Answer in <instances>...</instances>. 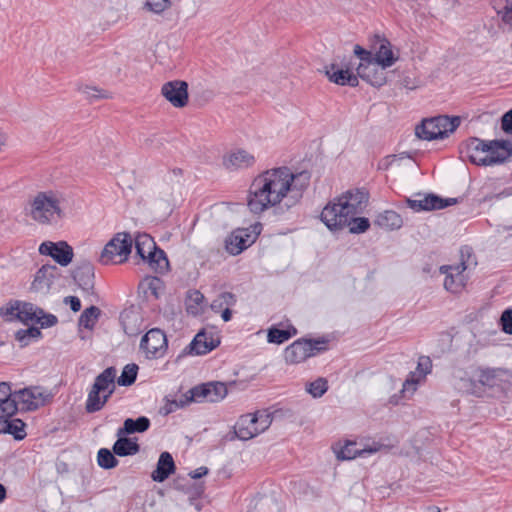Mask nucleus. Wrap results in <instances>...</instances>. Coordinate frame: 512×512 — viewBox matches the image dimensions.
I'll return each instance as SVG.
<instances>
[{"label":"nucleus","instance_id":"nucleus-1","mask_svg":"<svg viewBox=\"0 0 512 512\" xmlns=\"http://www.w3.org/2000/svg\"><path fill=\"white\" fill-rule=\"evenodd\" d=\"M288 167H278L259 174L252 182L247 205L254 214L279 204L284 198L289 202Z\"/></svg>","mask_w":512,"mask_h":512},{"label":"nucleus","instance_id":"nucleus-2","mask_svg":"<svg viewBox=\"0 0 512 512\" xmlns=\"http://www.w3.org/2000/svg\"><path fill=\"white\" fill-rule=\"evenodd\" d=\"M460 123V116L438 115L426 118L415 127V135L426 141L444 139L453 133Z\"/></svg>","mask_w":512,"mask_h":512},{"label":"nucleus","instance_id":"nucleus-3","mask_svg":"<svg viewBox=\"0 0 512 512\" xmlns=\"http://www.w3.org/2000/svg\"><path fill=\"white\" fill-rule=\"evenodd\" d=\"M136 256L147 263L155 272L163 273L168 269L169 261L166 253L159 248L154 239L146 234L139 233L133 240Z\"/></svg>","mask_w":512,"mask_h":512},{"label":"nucleus","instance_id":"nucleus-4","mask_svg":"<svg viewBox=\"0 0 512 512\" xmlns=\"http://www.w3.org/2000/svg\"><path fill=\"white\" fill-rule=\"evenodd\" d=\"M369 200V193L365 189L348 190L340 196L328 202L326 206L335 208L336 217H342L345 223L349 214L359 215L363 213Z\"/></svg>","mask_w":512,"mask_h":512},{"label":"nucleus","instance_id":"nucleus-5","mask_svg":"<svg viewBox=\"0 0 512 512\" xmlns=\"http://www.w3.org/2000/svg\"><path fill=\"white\" fill-rule=\"evenodd\" d=\"M329 340L325 337L317 339L299 338L286 347L284 358L288 364H298L310 357L328 350Z\"/></svg>","mask_w":512,"mask_h":512},{"label":"nucleus","instance_id":"nucleus-6","mask_svg":"<svg viewBox=\"0 0 512 512\" xmlns=\"http://www.w3.org/2000/svg\"><path fill=\"white\" fill-rule=\"evenodd\" d=\"M132 247L133 238L130 233H116L104 246L99 261L103 265L122 264L128 260Z\"/></svg>","mask_w":512,"mask_h":512},{"label":"nucleus","instance_id":"nucleus-7","mask_svg":"<svg viewBox=\"0 0 512 512\" xmlns=\"http://www.w3.org/2000/svg\"><path fill=\"white\" fill-rule=\"evenodd\" d=\"M320 220L326 225L330 231H339L346 227L352 234H361L370 228V221L366 217H358L349 214L345 223L342 217H336L335 208L333 206H325L320 214Z\"/></svg>","mask_w":512,"mask_h":512},{"label":"nucleus","instance_id":"nucleus-8","mask_svg":"<svg viewBox=\"0 0 512 512\" xmlns=\"http://www.w3.org/2000/svg\"><path fill=\"white\" fill-rule=\"evenodd\" d=\"M227 393L228 389L226 384L215 381L196 385L184 393L183 397L187 405L193 402L203 403L205 401L216 403L224 399Z\"/></svg>","mask_w":512,"mask_h":512},{"label":"nucleus","instance_id":"nucleus-9","mask_svg":"<svg viewBox=\"0 0 512 512\" xmlns=\"http://www.w3.org/2000/svg\"><path fill=\"white\" fill-rule=\"evenodd\" d=\"M55 214L61 217L62 210L60 209L59 201L51 192L49 194L39 192L32 202L31 217L39 223L46 224L51 221Z\"/></svg>","mask_w":512,"mask_h":512},{"label":"nucleus","instance_id":"nucleus-10","mask_svg":"<svg viewBox=\"0 0 512 512\" xmlns=\"http://www.w3.org/2000/svg\"><path fill=\"white\" fill-rule=\"evenodd\" d=\"M168 348L166 334L159 328L150 329L140 341V349L147 358L157 359L164 355Z\"/></svg>","mask_w":512,"mask_h":512},{"label":"nucleus","instance_id":"nucleus-11","mask_svg":"<svg viewBox=\"0 0 512 512\" xmlns=\"http://www.w3.org/2000/svg\"><path fill=\"white\" fill-rule=\"evenodd\" d=\"M489 147L486 150L487 155L480 160L482 166H493L503 164L512 156V141L505 139H495L487 142Z\"/></svg>","mask_w":512,"mask_h":512},{"label":"nucleus","instance_id":"nucleus-12","mask_svg":"<svg viewBox=\"0 0 512 512\" xmlns=\"http://www.w3.org/2000/svg\"><path fill=\"white\" fill-rule=\"evenodd\" d=\"M39 253L51 257L57 264L63 267L68 266L74 256L73 248L66 241L42 242L39 246Z\"/></svg>","mask_w":512,"mask_h":512},{"label":"nucleus","instance_id":"nucleus-13","mask_svg":"<svg viewBox=\"0 0 512 512\" xmlns=\"http://www.w3.org/2000/svg\"><path fill=\"white\" fill-rule=\"evenodd\" d=\"M353 67L352 61L342 62L341 67L336 63H331L329 66H325V75L330 82L337 85L357 87L359 80L357 75L352 72Z\"/></svg>","mask_w":512,"mask_h":512},{"label":"nucleus","instance_id":"nucleus-14","mask_svg":"<svg viewBox=\"0 0 512 512\" xmlns=\"http://www.w3.org/2000/svg\"><path fill=\"white\" fill-rule=\"evenodd\" d=\"M163 97L175 108H183L188 104V83L183 80H172L163 84Z\"/></svg>","mask_w":512,"mask_h":512},{"label":"nucleus","instance_id":"nucleus-15","mask_svg":"<svg viewBox=\"0 0 512 512\" xmlns=\"http://www.w3.org/2000/svg\"><path fill=\"white\" fill-rule=\"evenodd\" d=\"M487 142L477 137H470L463 141L459 145L460 158L463 161L468 160L474 165L482 166L480 160H482L483 156L481 154L486 153V150L489 148Z\"/></svg>","mask_w":512,"mask_h":512},{"label":"nucleus","instance_id":"nucleus-16","mask_svg":"<svg viewBox=\"0 0 512 512\" xmlns=\"http://www.w3.org/2000/svg\"><path fill=\"white\" fill-rule=\"evenodd\" d=\"M75 283L86 293L93 294L95 286L94 266L89 260H81L72 271Z\"/></svg>","mask_w":512,"mask_h":512},{"label":"nucleus","instance_id":"nucleus-17","mask_svg":"<svg viewBox=\"0 0 512 512\" xmlns=\"http://www.w3.org/2000/svg\"><path fill=\"white\" fill-rule=\"evenodd\" d=\"M311 174L307 170H303L299 173L293 174L288 168V177L290 188H289V202H286L287 207L295 205L303 196V192L308 188L310 184Z\"/></svg>","mask_w":512,"mask_h":512},{"label":"nucleus","instance_id":"nucleus-18","mask_svg":"<svg viewBox=\"0 0 512 512\" xmlns=\"http://www.w3.org/2000/svg\"><path fill=\"white\" fill-rule=\"evenodd\" d=\"M385 69L386 67H382L375 61L370 64H358L356 75L373 87H381L387 82Z\"/></svg>","mask_w":512,"mask_h":512},{"label":"nucleus","instance_id":"nucleus-19","mask_svg":"<svg viewBox=\"0 0 512 512\" xmlns=\"http://www.w3.org/2000/svg\"><path fill=\"white\" fill-rule=\"evenodd\" d=\"M15 393L21 411H34L45 404V397L40 387H26Z\"/></svg>","mask_w":512,"mask_h":512},{"label":"nucleus","instance_id":"nucleus-20","mask_svg":"<svg viewBox=\"0 0 512 512\" xmlns=\"http://www.w3.org/2000/svg\"><path fill=\"white\" fill-rule=\"evenodd\" d=\"M256 236H252L248 229H236L225 240L227 252L233 256L239 255L255 242Z\"/></svg>","mask_w":512,"mask_h":512},{"label":"nucleus","instance_id":"nucleus-21","mask_svg":"<svg viewBox=\"0 0 512 512\" xmlns=\"http://www.w3.org/2000/svg\"><path fill=\"white\" fill-rule=\"evenodd\" d=\"M219 339H214L212 335H208L204 330L198 332L188 346L185 347L183 355H205L218 347Z\"/></svg>","mask_w":512,"mask_h":512},{"label":"nucleus","instance_id":"nucleus-22","mask_svg":"<svg viewBox=\"0 0 512 512\" xmlns=\"http://www.w3.org/2000/svg\"><path fill=\"white\" fill-rule=\"evenodd\" d=\"M356 441L346 440L345 444L340 447L339 450H335L336 457L338 460H352L356 457H365L378 452L382 445L373 443V445H367L363 448H358Z\"/></svg>","mask_w":512,"mask_h":512},{"label":"nucleus","instance_id":"nucleus-23","mask_svg":"<svg viewBox=\"0 0 512 512\" xmlns=\"http://www.w3.org/2000/svg\"><path fill=\"white\" fill-rule=\"evenodd\" d=\"M257 418L251 417V414L242 415L234 426L232 433L226 436V439L232 441L237 439L249 440L258 435L256 430Z\"/></svg>","mask_w":512,"mask_h":512},{"label":"nucleus","instance_id":"nucleus-24","mask_svg":"<svg viewBox=\"0 0 512 512\" xmlns=\"http://www.w3.org/2000/svg\"><path fill=\"white\" fill-rule=\"evenodd\" d=\"M255 157L245 149H236L223 157V165L228 170H239L252 167Z\"/></svg>","mask_w":512,"mask_h":512},{"label":"nucleus","instance_id":"nucleus-25","mask_svg":"<svg viewBox=\"0 0 512 512\" xmlns=\"http://www.w3.org/2000/svg\"><path fill=\"white\" fill-rule=\"evenodd\" d=\"M375 39L379 46L375 48L374 61L382 67H391L397 61L398 57L394 55L390 41L380 35H375Z\"/></svg>","mask_w":512,"mask_h":512},{"label":"nucleus","instance_id":"nucleus-26","mask_svg":"<svg viewBox=\"0 0 512 512\" xmlns=\"http://www.w3.org/2000/svg\"><path fill=\"white\" fill-rule=\"evenodd\" d=\"M176 466L172 455L169 452H162L159 456L155 470L151 473V478L155 482L162 483L175 472Z\"/></svg>","mask_w":512,"mask_h":512},{"label":"nucleus","instance_id":"nucleus-27","mask_svg":"<svg viewBox=\"0 0 512 512\" xmlns=\"http://www.w3.org/2000/svg\"><path fill=\"white\" fill-rule=\"evenodd\" d=\"M117 440L113 444V453L119 457L133 456L140 451L137 438H130L127 435L116 433Z\"/></svg>","mask_w":512,"mask_h":512},{"label":"nucleus","instance_id":"nucleus-28","mask_svg":"<svg viewBox=\"0 0 512 512\" xmlns=\"http://www.w3.org/2000/svg\"><path fill=\"white\" fill-rule=\"evenodd\" d=\"M472 247L465 245L460 248V262L456 265H443L440 267L441 273L455 271L458 274L463 273L471 265H476Z\"/></svg>","mask_w":512,"mask_h":512},{"label":"nucleus","instance_id":"nucleus-29","mask_svg":"<svg viewBox=\"0 0 512 512\" xmlns=\"http://www.w3.org/2000/svg\"><path fill=\"white\" fill-rule=\"evenodd\" d=\"M291 417L292 411L290 409H276L272 413H268L266 411H257L254 414H251V417L257 418V423L255 425L257 433L260 434L264 432L272 423L273 418L275 417Z\"/></svg>","mask_w":512,"mask_h":512},{"label":"nucleus","instance_id":"nucleus-30","mask_svg":"<svg viewBox=\"0 0 512 512\" xmlns=\"http://www.w3.org/2000/svg\"><path fill=\"white\" fill-rule=\"evenodd\" d=\"M374 224L385 230H396L402 227L403 220L397 212L385 210L376 216Z\"/></svg>","mask_w":512,"mask_h":512},{"label":"nucleus","instance_id":"nucleus-31","mask_svg":"<svg viewBox=\"0 0 512 512\" xmlns=\"http://www.w3.org/2000/svg\"><path fill=\"white\" fill-rule=\"evenodd\" d=\"M25 426L26 424L19 418L1 419L0 433L12 435L15 440L20 441L26 437Z\"/></svg>","mask_w":512,"mask_h":512},{"label":"nucleus","instance_id":"nucleus-32","mask_svg":"<svg viewBox=\"0 0 512 512\" xmlns=\"http://www.w3.org/2000/svg\"><path fill=\"white\" fill-rule=\"evenodd\" d=\"M150 425V419L146 416H139L137 419L127 418L124 420L123 426L117 431L121 435L128 436L134 433H143L149 429Z\"/></svg>","mask_w":512,"mask_h":512},{"label":"nucleus","instance_id":"nucleus-33","mask_svg":"<svg viewBox=\"0 0 512 512\" xmlns=\"http://www.w3.org/2000/svg\"><path fill=\"white\" fill-rule=\"evenodd\" d=\"M115 379L116 369L108 367L95 378L92 388L100 392H106V390L114 385Z\"/></svg>","mask_w":512,"mask_h":512},{"label":"nucleus","instance_id":"nucleus-34","mask_svg":"<svg viewBox=\"0 0 512 512\" xmlns=\"http://www.w3.org/2000/svg\"><path fill=\"white\" fill-rule=\"evenodd\" d=\"M297 334V329L293 325H289L285 329L271 327L268 329L267 340L269 343L282 344Z\"/></svg>","mask_w":512,"mask_h":512},{"label":"nucleus","instance_id":"nucleus-35","mask_svg":"<svg viewBox=\"0 0 512 512\" xmlns=\"http://www.w3.org/2000/svg\"><path fill=\"white\" fill-rule=\"evenodd\" d=\"M50 264H45L38 269L35 274L31 289L38 292L42 290H49L53 284V280L48 275L47 271L51 270Z\"/></svg>","mask_w":512,"mask_h":512},{"label":"nucleus","instance_id":"nucleus-36","mask_svg":"<svg viewBox=\"0 0 512 512\" xmlns=\"http://www.w3.org/2000/svg\"><path fill=\"white\" fill-rule=\"evenodd\" d=\"M439 201L438 195L430 193L427 194L423 199L421 200H413V199H406L408 207L413 209L416 212L420 211H432L436 210L437 206L436 203Z\"/></svg>","mask_w":512,"mask_h":512},{"label":"nucleus","instance_id":"nucleus-37","mask_svg":"<svg viewBox=\"0 0 512 512\" xmlns=\"http://www.w3.org/2000/svg\"><path fill=\"white\" fill-rule=\"evenodd\" d=\"M507 370L502 368H486L481 369L479 373V382L488 387H494L501 380V376L505 375Z\"/></svg>","mask_w":512,"mask_h":512},{"label":"nucleus","instance_id":"nucleus-38","mask_svg":"<svg viewBox=\"0 0 512 512\" xmlns=\"http://www.w3.org/2000/svg\"><path fill=\"white\" fill-rule=\"evenodd\" d=\"M444 279V288L454 294L460 293L465 287V279L462 273L448 271Z\"/></svg>","mask_w":512,"mask_h":512},{"label":"nucleus","instance_id":"nucleus-39","mask_svg":"<svg viewBox=\"0 0 512 512\" xmlns=\"http://www.w3.org/2000/svg\"><path fill=\"white\" fill-rule=\"evenodd\" d=\"M492 5L501 20L512 30V0H492Z\"/></svg>","mask_w":512,"mask_h":512},{"label":"nucleus","instance_id":"nucleus-40","mask_svg":"<svg viewBox=\"0 0 512 512\" xmlns=\"http://www.w3.org/2000/svg\"><path fill=\"white\" fill-rule=\"evenodd\" d=\"M101 315V310L99 307L91 305L86 308L79 317V326H83L86 329H93L99 316Z\"/></svg>","mask_w":512,"mask_h":512},{"label":"nucleus","instance_id":"nucleus-41","mask_svg":"<svg viewBox=\"0 0 512 512\" xmlns=\"http://www.w3.org/2000/svg\"><path fill=\"white\" fill-rule=\"evenodd\" d=\"M139 367L135 363L124 366L121 375L116 379L117 384L122 387H129L135 383L137 379Z\"/></svg>","mask_w":512,"mask_h":512},{"label":"nucleus","instance_id":"nucleus-42","mask_svg":"<svg viewBox=\"0 0 512 512\" xmlns=\"http://www.w3.org/2000/svg\"><path fill=\"white\" fill-rule=\"evenodd\" d=\"M42 338V332L38 327L31 326L27 329H20L15 333V339L19 342L20 347H26L30 344L31 340H38Z\"/></svg>","mask_w":512,"mask_h":512},{"label":"nucleus","instance_id":"nucleus-43","mask_svg":"<svg viewBox=\"0 0 512 512\" xmlns=\"http://www.w3.org/2000/svg\"><path fill=\"white\" fill-rule=\"evenodd\" d=\"M116 454L113 453V449L101 448L97 453V463L105 470H110L118 466L119 461L116 458Z\"/></svg>","mask_w":512,"mask_h":512},{"label":"nucleus","instance_id":"nucleus-44","mask_svg":"<svg viewBox=\"0 0 512 512\" xmlns=\"http://www.w3.org/2000/svg\"><path fill=\"white\" fill-rule=\"evenodd\" d=\"M19 410V402L14 392V396L0 401V420L12 418Z\"/></svg>","mask_w":512,"mask_h":512},{"label":"nucleus","instance_id":"nucleus-45","mask_svg":"<svg viewBox=\"0 0 512 512\" xmlns=\"http://www.w3.org/2000/svg\"><path fill=\"white\" fill-rule=\"evenodd\" d=\"M163 287V281L157 276H148L139 284V288L143 289L144 293L149 291L156 299L159 298V292Z\"/></svg>","mask_w":512,"mask_h":512},{"label":"nucleus","instance_id":"nucleus-46","mask_svg":"<svg viewBox=\"0 0 512 512\" xmlns=\"http://www.w3.org/2000/svg\"><path fill=\"white\" fill-rule=\"evenodd\" d=\"M36 306L30 302H21L18 312L15 314L17 320L24 324L29 321L35 322L37 319Z\"/></svg>","mask_w":512,"mask_h":512},{"label":"nucleus","instance_id":"nucleus-47","mask_svg":"<svg viewBox=\"0 0 512 512\" xmlns=\"http://www.w3.org/2000/svg\"><path fill=\"white\" fill-rule=\"evenodd\" d=\"M100 391L93 388L88 393L85 409L87 413H95L100 411L106 404V400L100 396Z\"/></svg>","mask_w":512,"mask_h":512},{"label":"nucleus","instance_id":"nucleus-48","mask_svg":"<svg viewBox=\"0 0 512 512\" xmlns=\"http://www.w3.org/2000/svg\"><path fill=\"white\" fill-rule=\"evenodd\" d=\"M79 91L83 93L90 102L98 99H108L111 97L108 91L94 86H81L79 87Z\"/></svg>","mask_w":512,"mask_h":512},{"label":"nucleus","instance_id":"nucleus-49","mask_svg":"<svg viewBox=\"0 0 512 512\" xmlns=\"http://www.w3.org/2000/svg\"><path fill=\"white\" fill-rule=\"evenodd\" d=\"M307 392L310 393L314 398H319L323 396L328 390V381L319 377L313 382H310L306 388Z\"/></svg>","mask_w":512,"mask_h":512},{"label":"nucleus","instance_id":"nucleus-50","mask_svg":"<svg viewBox=\"0 0 512 512\" xmlns=\"http://www.w3.org/2000/svg\"><path fill=\"white\" fill-rule=\"evenodd\" d=\"M172 6L171 0H146L143 8L155 14H162Z\"/></svg>","mask_w":512,"mask_h":512},{"label":"nucleus","instance_id":"nucleus-51","mask_svg":"<svg viewBox=\"0 0 512 512\" xmlns=\"http://www.w3.org/2000/svg\"><path fill=\"white\" fill-rule=\"evenodd\" d=\"M187 300L190 302L187 305V312L196 314L198 312V306L204 300V295L199 290H189L187 292Z\"/></svg>","mask_w":512,"mask_h":512},{"label":"nucleus","instance_id":"nucleus-52","mask_svg":"<svg viewBox=\"0 0 512 512\" xmlns=\"http://www.w3.org/2000/svg\"><path fill=\"white\" fill-rule=\"evenodd\" d=\"M185 406H187V403L185 402V398L183 397V394L181 395V397L179 399L170 400V399H168V397H166V404L162 408V412L164 415H168V414L176 411L177 409L184 408Z\"/></svg>","mask_w":512,"mask_h":512},{"label":"nucleus","instance_id":"nucleus-53","mask_svg":"<svg viewBox=\"0 0 512 512\" xmlns=\"http://www.w3.org/2000/svg\"><path fill=\"white\" fill-rule=\"evenodd\" d=\"M499 325L503 332L512 335V308L505 309L502 312Z\"/></svg>","mask_w":512,"mask_h":512},{"label":"nucleus","instance_id":"nucleus-54","mask_svg":"<svg viewBox=\"0 0 512 512\" xmlns=\"http://www.w3.org/2000/svg\"><path fill=\"white\" fill-rule=\"evenodd\" d=\"M354 54L360 59L359 64H370L374 62V54L360 45L354 46Z\"/></svg>","mask_w":512,"mask_h":512},{"label":"nucleus","instance_id":"nucleus-55","mask_svg":"<svg viewBox=\"0 0 512 512\" xmlns=\"http://www.w3.org/2000/svg\"><path fill=\"white\" fill-rule=\"evenodd\" d=\"M432 362L428 356H421L417 364V372L419 377H425L431 372Z\"/></svg>","mask_w":512,"mask_h":512},{"label":"nucleus","instance_id":"nucleus-56","mask_svg":"<svg viewBox=\"0 0 512 512\" xmlns=\"http://www.w3.org/2000/svg\"><path fill=\"white\" fill-rule=\"evenodd\" d=\"M20 305V301L10 302L8 305L0 308V315L3 317L9 316V320H14L16 319L15 314L18 312Z\"/></svg>","mask_w":512,"mask_h":512},{"label":"nucleus","instance_id":"nucleus-57","mask_svg":"<svg viewBox=\"0 0 512 512\" xmlns=\"http://www.w3.org/2000/svg\"><path fill=\"white\" fill-rule=\"evenodd\" d=\"M35 322L40 324L41 328H49L58 323V318L53 314L45 313L43 316L37 315V319Z\"/></svg>","mask_w":512,"mask_h":512},{"label":"nucleus","instance_id":"nucleus-58","mask_svg":"<svg viewBox=\"0 0 512 512\" xmlns=\"http://www.w3.org/2000/svg\"><path fill=\"white\" fill-rule=\"evenodd\" d=\"M172 485L175 490L190 493L189 485H191V482L187 480L185 477L177 476L176 478H174Z\"/></svg>","mask_w":512,"mask_h":512},{"label":"nucleus","instance_id":"nucleus-59","mask_svg":"<svg viewBox=\"0 0 512 512\" xmlns=\"http://www.w3.org/2000/svg\"><path fill=\"white\" fill-rule=\"evenodd\" d=\"M501 129L506 134H512V108L502 115Z\"/></svg>","mask_w":512,"mask_h":512},{"label":"nucleus","instance_id":"nucleus-60","mask_svg":"<svg viewBox=\"0 0 512 512\" xmlns=\"http://www.w3.org/2000/svg\"><path fill=\"white\" fill-rule=\"evenodd\" d=\"M63 302L66 304V305H69L70 306V309L73 311V312H78L80 311L81 309V301L78 297L76 296H67L64 298Z\"/></svg>","mask_w":512,"mask_h":512},{"label":"nucleus","instance_id":"nucleus-61","mask_svg":"<svg viewBox=\"0 0 512 512\" xmlns=\"http://www.w3.org/2000/svg\"><path fill=\"white\" fill-rule=\"evenodd\" d=\"M14 396L9 382H0V401Z\"/></svg>","mask_w":512,"mask_h":512},{"label":"nucleus","instance_id":"nucleus-62","mask_svg":"<svg viewBox=\"0 0 512 512\" xmlns=\"http://www.w3.org/2000/svg\"><path fill=\"white\" fill-rule=\"evenodd\" d=\"M438 199L439 201L436 203V210L444 209L459 202L458 198H442L438 196Z\"/></svg>","mask_w":512,"mask_h":512},{"label":"nucleus","instance_id":"nucleus-63","mask_svg":"<svg viewBox=\"0 0 512 512\" xmlns=\"http://www.w3.org/2000/svg\"><path fill=\"white\" fill-rule=\"evenodd\" d=\"M221 301L219 302V307L225 303L228 306H233L236 303V296L231 292H223L220 294Z\"/></svg>","mask_w":512,"mask_h":512},{"label":"nucleus","instance_id":"nucleus-64","mask_svg":"<svg viewBox=\"0 0 512 512\" xmlns=\"http://www.w3.org/2000/svg\"><path fill=\"white\" fill-rule=\"evenodd\" d=\"M208 472H209V469L207 467L201 466V467L189 472L188 475L191 479H200V478L206 476L208 474Z\"/></svg>","mask_w":512,"mask_h":512}]
</instances>
